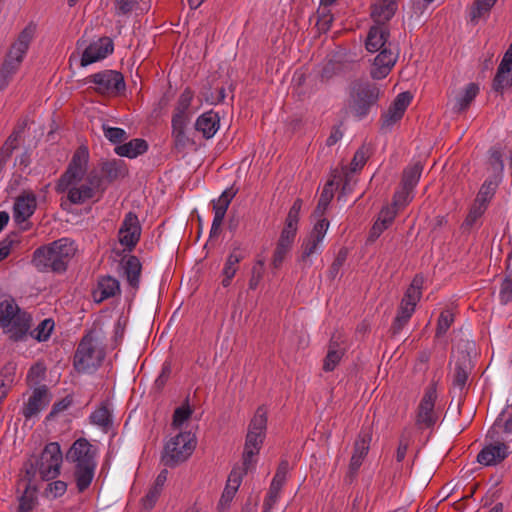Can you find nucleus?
Segmentation results:
<instances>
[{
    "instance_id": "1",
    "label": "nucleus",
    "mask_w": 512,
    "mask_h": 512,
    "mask_svg": "<svg viewBox=\"0 0 512 512\" xmlns=\"http://www.w3.org/2000/svg\"><path fill=\"white\" fill-rule=\"evenodd\" d=\"M88 160V149L84 146L79 147L57 181L56 192L59 194L66 192L70 204L82 205L97 195L93 186L84 183L77 185L87 172Z\"/></svg>"
},
{
    "instance_id": "2",
    "label": "nucleus",
    "mask_w": 512,
    "mask_h": 512,
    "mask_svg": "<svg viewBox=\"0 0 512 512\" xmlns=\"http://www.w3.org/2000/svg\"><path fill=\"white\" fill-rule=\"evenodd\" d=\"M99 449L88 439H76L65 454L66 461L73 466V476L79 493L86 491L95 476Z\"/></svg>"
},
{
    "instance_id": "3",
    "label": "nucleus",
    "mask_w": 512,
    "mask_h": 512,
    "mask_svg": "<svg viewBox=\"0 0 512 512\" xmlns=\"http://www.w3.org/2000/svg\"><path fill=\"white\" fill-rule=\"evenodd\" d=\"M74 242L69 238H60L35 249L31 263L37 271L64 273L70 259L75 255Z\"/></svg>"
},
{
    "instance_id": "4",
    "label": "nucleus",
    "mask_w": 512,
    "mask_h": 512,
    "mask_svg": "<svg viewBox=\"0 0 512 512\" xmlns=\"http://www.w3.org/2000/svg\"><path fill=\"white\" fill-rule=\"evenodd\" d=\"M382 95L380 86L370 80L355 79L349 84L347 107L357 120L366 118Z\"/></svg>"
},
{
    "instance_id": "5",
    "label": "nucleus",
    "mask_w": 512,
    "mask_h": 512,
    "mask_svg": "<svg viewBox=\"0 0 512 512\" xmlns=\"http://www.w3.org/2000/svg\"><path fill=\"white\" fill-rule=\"evenodd\" d=\"M32 315L21 309L13 298L0 299V328L13 342L24 341L32 327Z\"/></svg>"
},
{
    "instance_id": "6",
    "label": "nucleus",
    "mask_w": 512,
    "mask_h": 512,
    "mask_svg": "<svg viewBox=\"0 0 512 512\" xmlns=\"http://www.w3.org/2000/svg\"><path fill=\"white\" fill-rule=\"evenodd\" d=\"M63 462V455L58 442H50L45 445L35 464L31 463L26 469L29 477H34L36 472L44 481L56 479L60 475V468Z\"/></svg>"
},
{
    "instance_id": "7",
    "label": "nucleus",
    "mask_w": 512,
    "mask_h": 512,
    "mask_svg": "<svg viewBox=\"0 0 512 512\" xmlns=\"http://www.w3.org/2000/svg\"><path fill=\"white\" fill-rule=\"evenodd\" d=\"M196 437L193 433L185 431L172 437L164 446L161 462L164 466L175 468L188 460L196 448Z\"/></svg>"
},
{
    "instance_id": "8",
    "label": "nucleus",
    "mask_w": 512,
    "mask_h": 512,
    "mask_svg": "<svg viewBox=\"0 0 512 512\" xmlns=\"http://www.w3.org/2000/svg\"><path fill=\"white\" fill-rule=\"evenodd\" d=\"M103 356L97 354L93 331L87 332L80 340L73 357V366L78 373H86L100 367Z\"/></svg>"
},
{
    "instance_id": "9",
    "label": "nucleus",
    "mask_w": 512,
    "mask_h": 512,
    "mask_svg": "<svg viewBox=\"0 0 512 512\" xmlns=\"http://www.w3.org/2000/svg\"><path fill=\"white\" fill-rule=\"evenodd\" d=\"M328 227L329 221L326 218L319 219L313 226L310 233L303 239L300 246V256L297 259L302 270L311 267L312 260L310 257L318 252L319 246L326 235Z\"/></svg>"
},
{
    "instance_id": "10",
    "label": "nucleus",
    "mask_w": 512,
    "mask_h": 512,
    "mask_svg": "<svg viewBox=\"0 0 512 512\" xmlns=\"http://www.w3.org/2000/svg\"><path fill=\"white\" fill-rule=\"evenodd\" d=\"M88 83L95 84V91L101 95H121L126 90V83L121 72L116 70H103L90 75Z\"/></svg>"
},
{
    "instance_id": "11",
    "label": "nucleus",
    "mask_w": 512,
    "mask_h": 512,
    "mask_svg": "<svg viewBox=\"0 0 512 512\" xmlns=\"http://www.w3.org/2000/svg\"><path fill=\"white\" fill-rule=\"evenodd\" d=\"M437 397V385L435 382H432L426 387L417 407L415 424L419 429L432 428L436 424L438 416L434 408Z\"/></svg>"
},
{
    "instance_id": "12",
    "label": "nucleus",
    "mask_w": 512,
    "mask_h": 512,
    "mask_svg": "<svg viewBox=\"0 0 512 512\" xmlns=\"http://www.w3.org/2000/svg\"><path fill=\"white\" fill-rule=\"evenodd\" d=\"M399 54V45L394 43H388L387 47L378 50L370 69L371 78L373 80L386 78L397 63Z\"/></svg>"
},
{
    "instance_id": "13",
    "label": "nucleus",
    "mask_w": 512,
    "mask_h": 512,
    "mask_svg": "<svg viewBox=\"0 0 512 512\" xmlns=\"http://www.w3.org/2000/svg\"><path fill=\"white\" fill-rule=\"evenodd\" d=\"M267 421V409L263 405L259 406L248 425L244 447L260 452L266 437Z\"/></svg>"
},
{
    "instance_id": "14",
    "label": "nucleus",
    "mask_w": 512,
    "mask_h": 512,
    "mask_svg": "<svg viewBox=\"0 0 512 512\" xmlns=\"http://www.w3.org/2000/svg\"><path fill=\"white\" fill-rule=\"evenodd\" d=\"M142 227L135 212L126 213L119 229V242L129 251L135 248L141 237Z\"/></svg>"
},
{
    "instance_id": "15",
    "label": "nucleus",
    "mask_w": 512,
    "mask_h": 512,
    "mask_svg": "<svg viewBox=\"0 0 512 512\" xmlns=\"http://www.w3.org/2000/svg\"><path fill=\"white\" fill-rule=\"evenodd\" d=\"M114 51V43L110 37H100L97 41H94L88 45L83 51L80 65L86 67L92 63L100 61L112 54Z\"/></svg>"
},
{
    "instance_id": "16",
    "label": "nucleus",
    "mask_w": 512,
    "mask_h": 512,
    "mask_svg": "<svg viewBox=\"0 0 512 512\" xmlns=\"http://www.w3.org/2000/svg\"><path fill=\"white\" fill-rule=\"evenodd\" d=\"M491 441L477 455V462L483 466H496L509 455V447L499 437Z\"/></svg>"
},
{
    "instance_id": "17",
    "label": "nucleus",
    "mask_w": 512,
    "mask_h": 512,
    "mask_svg": "<svg viewBox=\"0 0 512 512\" xmlns=\"http://www.w3.org/2000/svg\"><path fill=\"white\" fill-rule=\"evenodd\" d=\"M37 208V198L32 191H23L13 205V218L17 224L26 222Z\"/></svg>"
},
{
    "instance_id": "18",
    "label": "nucleus",
    "mask_w": 512,
    "mask_h": 512,
    "mask_svg": "<svg viewBox=\"0 0 512 512\" xmlns=\"http://www.w3.org/2000/svg\"><path fill=\"white\" fill-rule=\"evenodd\" d=\"M36 33V24L30 22L19 33L16 41L11 45L6 57L10 59H17L19 63L23 62L26 53L29 50L30 44Z\"/></svg>"
},
{
    "instance_id": "19",
    "label": "nucleus",
    "mask_w": 512,
    "mask_h": 512,
    "mask_svg": "<svg viewBox=\"0 0 512 512\" xmlns=\"http://www.w3.org/2000/svg\"><path fill=\"white\" fill-rule=\"evenodd\" d=\"M390 30L387 25H372L365 39V48L370 53H376L378 50L388 46Z\"/></svg>"
},
{
    "instance_id": "20",
    "label": "nucleus",
    "mask_w": 512,
    "mask_h": 512,
    "mask_svg": "<svg viewBox=\"0 0 512 512\" xmlns=\"http://www.w3.org/2000/svg\"><path fill=\"white\" fill-rule=\"evenodd\" d=\"M50 402L48 388L42 385L33 390L28 402L22 408V415L26 419H30L44 409Z\"/></svg>"
},
{
    "instance_id": "21",
    "label": "nucleus",
    "mask_w": 512,
    "mask_h": 512,
    "mask_svg": "<svg viewBox=\"0 0 512 512\" xmlns=\"http://www.w3.org/2000/svg\"><path fill=\"white\" fill-rule=\"evenodd\" d=\"M471 371L472 361L469 353L464 351L460 352L455 362L453 375V386L459 389L460 396L462 395L463 390L468 382Z\"/></svg>"
},
{
    "instance_id": "22",
    "label": "nucleus",
    "mask_w": 512,
    "mask_h": 512,
    "mask_svg": "<svg viewBox=\"0 0 512 512\" xmlns=\"http://www.w3.org/2000/svg\"><path fill=\"white\" fill-rule=\"evenodd\" d=\"M120 265L129 286L137 290L140 285V276L142 272L140 259L135 255L124 256L120 261Z\"/></svg>"
},
{
    "instance_id": "23",
    "label": "nucleus",
    "mask_w": 512,
    "mask_h": 512,
    "mask_svg": "<svg viewBox=\"0 0 512 512\" xmlns=\"http://www.w3.org/2000/svg\"><path fill=\"white\" fill-rule=\"evenodd\" d=\"M397 215V209L392 205L382 207L378 214L377 220L374 222L369 232V240L375 241L380 235L387 230Z\"/></svg>"
},
{
    "instance_id": "24",
    "label": "nucleus",
    "mask_w": 512,
    "mask_h": 512,
    "mask_svg": "<svg viewBox=\"0 0 512 512\" xmlns=\"http://www.w3.org/2000/svg\"><path fill=\"white\" fill-rule=\"evenodd\" d=\"M398 9L396 0H379L371 6L370 16L375 24L387 25Z\"/></svg>"
},
{
    "instance_id": "25",
    "label": "nucleus",
    "mask_w": 512,
    "mask_h": 512,
    "mask_svg": "<svg viewBox=\"0 0 512 512\" xmlns=\"http://www.w3.org/2000/svg\"><path fill=\"white\" fill-rule=\"evenodd\" d=\"M512 435V404L507 405L488 430L486 439L496 440L500 433Z\"/></svg>"
},
{
    "instance_id": "26",
    "label": "nucleus",
    "mask_w": 512,
    "mask_h": 512,
    "mask_svg": "<svg viewBox=\"0 0 512 512\" xmlns=\"http://www.w3.org/2000/svg\"><path fill=\"white\" fill-rule=\"evenodd\" d=\"M245 258V252L240 247H234L228 255L224 267L222 269V281L221 284L224 288L231 285L232 279L239 269V263Z\"/></svg>"
},
{
    "instance_id": "27",
    "label": "nucleus",
    "mask_w": 512,
    "mask_h": 512,
    "mask_svg": "<svg viewBox=\"0 0 512 512\" xmlns=\"http://www.w3.org/2000/svg\"><path fill=\"white\" fill-rule=\"evenodd\" d=\"M220 127V117L213 110L201 114L195 122V130L200 132L205 139L212 138Z\"/></svg>"
},
{
    "instance_id": "28",
    "label": "nucleus",
    "mask_w": 512,
    "mask_h": 512,
    "mask_svg": "<svg viewBox=\"0 0 512 512\" xmlns=\"http://www.w3.org/2000/svg\"><path fill=\"white\" fill-rule=\"evenodd\" d=\"M189 123V119H180V117L172 118V138L174 147L178 151H183L188 146L193 145L194 142L187 136L186 127Z\"/></svg>"
},
{
    "instance_id": "29",
    "label": "nucleus",
    "mask_w": 512,
    "mask_h": 512,
    "mask_svg": "<svg viewBox=\"0 0 512 512\" xmlns=\"http://www.w3.org/2000/svg\"><path fill=\"white\" fill-rule=\"evenodd\" d=\"M120 292L119 281L112 276H104L98 280L97 289L93 292V298L96 303H100L110 297H114Z\"/></svg>"
},
{
    "instance_id": "30",
    "label": "nucleus",
    "mask_w": 512,
    "mask_h": 512,
    "mask_svg": "<svg viewBox=\"0 0 512 512\" xmlns=\"http://www.w3.org/2000/svg\"><path fill=\"white\" fill-rule=\"evenodd\" d=\"M302 203L303 202L300 198H297L293 202V205L291 206L286 217L284 228L280 233L281 237L290 239L292 241L295 240L298 230L299 214L302 208Z\"/></svg>"
},
{
    "instance_id": "31",
    "label": "nucleus",
    "mask_w": 512,
    "mask_h": 512,
    "mask_svg": "<svg viewBox=\"0 0 512 512\" xmlns=\"http://www.w3.org/2000/svg\"><path fill=\"white\" fill-rule=\"evenodd\" d=\"M149 145L145 139L134 138L129 142L117 145L114 149L115 153L121 157L129 159L137 158L148 151Z\"/></svg>"
},
{
    "instance_id": "32",
    "label": "nucleus",
    "mask_w": 512,
    "mask_h": 512,
    "mask_svg": "<svg viewBox=\"0 0 512 512\" xmlns=\"http://www.w3.org/2000/svg\"><path fill=\"white\" fill-rule=\"evenodd\" d=\"M89 422L98 426L104 433L109 432L113 426V416L108 401H102L90 414Z\"/></svg>"
},
{
    "instance_id": "33",
    "label": "nucleus",
    "mask_w": 512,
    "mask_h": 512,
    "mask_svg": "<svg viewBox=\"0 0 512 512\" xmlns=\"http://www.w3.org/2000/svg\"><path fill=\"white\" fill-rule=\"evenodd\" d=\"M101 172L109 183L125 178L129 171L127 164L121 159L107 160L101 164Z\"/></svg>"
},
{
    "instance_id": "34",
    "label": "nucleus",
    "mask_w": 512,
    "mask_h": 512,
    "mask_svg": "<svg viewBox=\"0 0 512 512\" xmlns=\"http://www.w3.org/2000/svg\"><path fill=\"white\" fill-rule=\"evenodd\" d=\"M345 354V349L341 347L340 343L332 337L328 344L327 354L323 360V370L325 372H332Z\"/></svg>"
},
{
    "instance_id": "35",
    "label": "nucleus",
    "mask_w": 512,
    "mask_h": 512,
    "mask_svg": "<svg viewBox=\"0 0 512 512\" xmlns=\"http://www.w3.org/2000/svg\"><path fill=\"white\" fill-rule=\"evenodd\" d=\"M424 283V278L421 275H416L410 286L404 293V296L401 300V304L413 307L415 309L417 303L420 301L422 296V286Z\"/></svg>"
},
{
    "instance_id": "36",
    "label": "nucleus",
    "mask_w": 512,
    "mask_h": 512,
    "mask_svg": "<svg viewBox=\"0 0 512 512\" xmlns=\"http://www.w3.org/2000/svg\"><path fill=\"white\" fill-rule=\"evenodd\" d=\"M371 441L372 429L370 427H362L354 442L352 456L365 459L369 453Z\"/></svg>"
},
{
    "instance_id": "37",
    "label": "nucleus",
    "mask_w": 512,
    "mask_h": 512,
    "mask_svg": "<svg viewBox=\"0 0 512 512\" xmlns=\"http://www.w3.org/2000/svg\"><path fill=\"white\" fill-rule=\"evenodd\" d=\"M497 0H474L469 9V20L472 24H477L480 19H487L491 9L495 6Z\"/></svg>"
},
{
    "instance_id": "38",
    "label": "nucleus",
    "mask_w": 512,
    "mask_h": 512,
    "mask_svg": "<svg viewBox=\"0 0 512 512\" xmlns=\"http://www.w3.org/2000/svg\"><path fill=\"white\" fill-rule=\"evenodd\" d=\"M422 171L423 165L420 161L407 166L402 173L401 185L405 187L406 190L413 191L420 180Z\"/></svg>"
},
{
    "instance_id": "39",
    "label": "nucleus",
    "mask_w": 512,
    "mask_h": 512,
    "mask_svg": "<svg viewBox=\"0 0 512 512\" xmlns=\"http://www.w3.org/2000/svg\"><path fill=\"white\" fill-rule=\"evenodd\" d=\"M16 364L7 363L0 371V403L6 398L8 391L15 381Z\"/></svg>"
},
{
    "instance_id": "40",
    "label": "nucleus",
    "mask_w": 512,
    "mask_h": 512,
    "mask_svg": "<svg viewBox=\"0 0 512 512\" xmlns=\"http://www.w3.org/2000/svg\"><path fill=\"white\" fill-rule=\"evenodd\" d=\"M20 66L19 60L5 57L0 66V91L7 88Z\"/></svg>"
},
{
    "instance_id": "41",
    "label": "nucleus",
    "mask_w": 512,
    "mask_h": 512,
    "mask_svg": "<svg viewBox=\"0 0 512 512\" xmlns=\"http://www.w3.org/2000/svg\"><path fill=\"white\" fill-rule=\"evenodd\" d=\"M194 97L193 91L187 87L180 94L172 118L189 119L187 111L191 106Z\"/></svg>"
},
{
    "instance_id": "42",
    "label": "nucleus",
    "mask_w": 512,
    "mask_h": 512,
    "mask_svg": "<svg viewBox=\"0 0 512 512\" xmlns=\"http://www.w3.org/2000/svg\"><path fill=\"white\" fill-rule=\"evenodd\" d=\"M238 192L239 189L236 188L234 185L225 189L217 200L212 201L213 211H220V214H223V216H225L231 201L237 195Z\"/></svg>"
},
{
    "instance_id": "43",
    "label": "nucleus",
    "mask_w": 512,
    "mask_h": 512,
    "mask_svg": "<svg viewBox=\"0 0 512 512\" xmlns=\"http://www.w3.org/2000/svg\"><path fill=\"white\" fill-rule=\"evenodd\" d=\"M512 86L511 70L503 67L497 68V72L492 80V89L496 93L503 94L504 90Z\"/></svg>"
},
{
    "instance_id": "44",
    "label": "nucleus",
    "mask_w": 512,
    "mask_h": 512,
    "mask_svg": "<svg viewBox=\"0 0 512 512\" xmlns=\"http://www.w3.org/2000/svg\"><path fill=\"white\" fill-rule=\"evenodd\" d=\"M479 93V86L476 83H469L465 89L462 95H460L456 100L455 109L458 112H463L472 103V101L476 98V96Z\"/></svg>"
},
{
    "instance_id": "45",
    "label": "nucleus",
    "mask_w": 512,
    "mask_h": 512,
    "mask_svg": "<svg viewBox=\"0 0 512 512\" xmlns=\"http://www.w3.org/2000/svg\"><path fill=\"white\" fill-rule=\"evenodd\" d=\"M403 116V112L395 110L394 106L390 104L388 110L381 116L380 131L382 133L390 132L393 126L399 122Z\"/></svg>"
},
{
    "instance_id": "46",
    "label": "nucleus",
    "mask_w": 512,
    "mask_h": 512,
    "mask_svg": "<svg viewBox=\"0 0 512 512\" xmlns=\"http://www.w3.org/2000/svg\"><path fill=\"white\" fill-rule=\"evenodd\" d=\"M54 329V321L51 318L44 319L34 330H29L28 335L38 342L47 341Z\"/></svg>"
},
{
    "instance_id": "47",
    "label": "nucleus",
    "mask_w": 512,
    "mask_h": 512,
    "mask_svg": "<svg viewBox=\"0 0 512 512\" xmlns=\"http://www.w3.org/2000/svg\"><path fill=\"white\" fill-rule=\"evenodd\" d=\"M498 186V182L496 179H486L482 184L475 202H479V204H483L485 207L488 206L489 201L495 194L496 188Z\"/></svg>"
},
{
    "instance_id": "48",
    "label": "nucleus",
    "mask_w": 512,
    "mask_h": 512,
    "mask_svg": "<svg viewBox=\"0 0 512 512\" xmlns=\"http://www.w3.org/2000/svg\"><path fill=\"white\" fill-rule=\"evenodd\" d=\"M334 182L333 180H329L323 187V190L320 194L315 214L321 216L325 213L326 209L328 208L330 202L332 201L334 197V191H333Z\"/></svg>"
},
{
    "instance_id": "49",
    "label": "nucleus",
    "mask_w": 512,
    "mask_h": 512,
    "mask_svg": "<svg viewBox=\"0 0 512 512\" xmlns=\"http://www.w3.org/2000/svg\"><path fill=\"white\" fill-rule=\"evenodd\" d=\"M330 6H321L317 10L316 27L320 33H326L334 20L333 14L329 9Z\"/></svg>"
},
{
    "instance_id": "50",
    "label": "nucleus",
    "mask_w": 512,
    "mask_h": 512,
    "mask_svg": "<svg viewBox=\"0 0 512 512\" xmlns=\"http://www.w3.org/2000/svg\"><path fill=\"white\" fill-rule=\"evenodd\" d=\"M486 209L487 207H485L483 204H479V202L474 201L470 207L468 215L462 223V229H471L476 221L485 213Z\"/></svg>"
},
{
    "instance_id": "51",
    "label": "nucleus",
    "mask_w": 512,
    "mask_h": 512,
    "mask_svg": "<svg viewBox=\"0 0 512 512\" xmlns=\"http://www.w3.org/2000/svg\"><path fill=\"white\" fill-rule=\"evenodd\" d=\"M454 322V314L451 310L445 309L443 310L438 318L437 327H436V337L440 338L446 334L451 325Z\"/></svg>"
},
{
    "instance_id": "52",
    "label": "nucleus",
    "mask_w": 512,
    "mask_h": 512,
    "mask_svg": "<svg viewBox=\"0 0 512 512\" xmlns=\"http://www.w3.org/2000/svg\"><path fill=\"white\" fill-rule=\"evenodd\" d=\"M20 243L19 232L12 231L0 241V262L7 258L15 244Z\"/></svg>"
},
{
    "instance_id": "53",
    "label": "nucleus",
    "mask_w": 512,
    "mask_h": 512,
    "mask_svg": "<svg viewBox=\"0 0 512 512\" xmlns=\"http://www.w3.org/2000/svg\"><path fill=\"white\" fill-rule=\"evenodd\" d=\"M104 136L113 144H122L128 139L126 131L119 127H110L107 124L102 125Z\"/></svg>"
},
{
    "instance_id": "54",
    "label": "nucleus",
    "mask_w": 512,
    "mask_h": 512,
    "mask_svg": "<svg viewBox=\"0 0 512 512\" xmlns=\"http://www.w3.org/2000/svg\"><path fill=\"white\" fill-rule=\"evenodd\" d=\"M283 485L271 481L268 493L263 504V512H270L279 499Z\"/></svg>"
},
{
    "instance_id": "55",
    "label": "nucleus",
    "mask_w": 512,
    "mask_h": 512,
    "mask_svg": "<svg viewBox=\"0 0 512 512\" xmlns=\"http://www.w3.org/2000/svg\"><path fill=\"white\" fill-rule=\"evenodd\" d=\"M347 256H348V251L346 248H341L338 251L334 261L332 262V264L328 270V278L330 280H334L337 277V275L340 272V269L346 262Z\"/></svg>"
},
{
    "instance_id": "56",
    "label": "nucleus",
    "mask_w": 512,
    "mask_h": 512,
    "mask_svg": "<svg viewBox=\"0 0 512 512\" xmlns=\"http://www.w3.org/2000/svg\"><path fill=\"white\" fill-rule=\"evenodd\" d=\"M192 412L188 404L177 407L173 413L172 426L174 428H180L183 423L190 418Z\"/></svg>"
},
{
    "instance_id": "57",
    "label": "nucleus",
    "mask_w": 512,
    "mask_h": 512,
    "mask_svg": "<svg viewBox=\"0 0 512 512\" xmlns=\"http://www.w3.org/2000/svg\"><path fill=\"white\" fill-rule=\"evenodd\" d=\"M364 459L359 458L358 456H351L348 471L344 476V482L346 484H352L358 475V471L363 464Z\"/></svg>"
},
{
    "instance_id": "58",
    "label": "nucleus",
    "mask_w": 512,
    "mask_h": 512,
    "mask_svg": "<svg viewBox=\"0 0 512 512\" xmlns=\"http://www.w3.org/2000/svg\"><path fill=\"white\" fill-rule=\"evenodd\" d=\"M264 274V261L258 260L256 264L252 267L251 277L249 279V289L255 290L259 283L261 282Z\"/></svg>"
},
{
    "instance_id": "59",
    "label": "nucleus",
    "mask_w": 512,
    "mask_h": 512,
    "mask_svg": "<svg viewBox=\"0 0 512 512\" xmlns=\"http://www.w3.org/2000/svg\"><path fill=\"white\" fill-rule=\"evenodd\" d=\"M368 149L362 145L354 154L351 161V170L356 172L361 170L368 160Z\"/></svg>"
},
{
    "instance_id": "60",
    "label": "nucleus",
    "mask_w": 512,
    "mask_h": 512,
    "mask_svg": "<svg viewBox=\"0 0 512 512\" xmlns=\"http://www.w3.org/2000/svg\"><path fill=\"white\" fill-rule=\"evenodd\" d=\"M236 490L234 487L225 486L221 498L217 504V510L223 512L229 508L231 501L235 497Z\"/></svg>"
},
{
    "instance_id": "61",
    "label": "nucleus",
    "mask_w": 512,
    "mask_h": 512,
    "mask_svg": "<svg viewBox=\"0 0 512 512\" xmlns=\"http://www.w3.org/2000/svg\"><path fill=\"white\" fill-rule=\"evenodd\" d=\"M67 491V483L62 480H56L47 485L45 490L47 495H51L53 499L59 498Z\"/></svg>"
},
{
    "instance_id": "62",
    "label": "nucleus",
    "mask_w": 512,
    "mask_h": 512,
    "mask_svg": "<svg viewBox=\"0 0 512 512\" xmlns=\"http://www.w3.org/2000/svg\"><path fill=\"white\" fill-rule=\"evenodd\" d=\"M490 157H489V164L492 167V169L498 173L501 174L504 169V163L502 159V153L499 148H491L490 151Z\"/></svg>"
},
{
    "instance_id": "63",
    "label": "nucleus",
    "mask_w": 512,
    "mask_h": 512,
    "mask_svg": "<svg viewBox=\"0 0 512 512\" xmlns=\"http://www.w3.org/2000/svg\"><path fill=\"white\" fill-rule=\"evenodd\" d=\"M289 469H290L289 461L287 459H281L278 464L276 473L272 479V482L281 484L284 486V484L287 480V474L289 472Z\"/></svg>"
},
{
    "instance_id": "64",
    "label": "nucleus",
    "mask_w": 512,
    "mask_h": 512,
    "mask_svg": "<svg viewBox=\"0 0 512 512\" xmlns=\"http://www.w3.org/2000/svg\"><path fill=\"white\" fill-rule=\"evenodd\" d=\"M499 298L500 302L504 305L512 300V279L506 277L502 281L499 292Z\"/></svg>"
}]
</instances>
